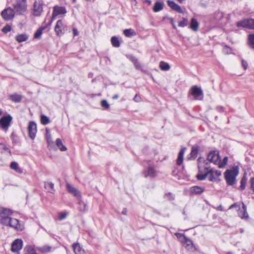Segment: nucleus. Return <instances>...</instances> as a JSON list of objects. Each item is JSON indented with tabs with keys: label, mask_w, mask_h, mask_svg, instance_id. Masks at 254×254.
<instances>
[{
	"label": "nucleus",
	"mask_w": 254,
	"mask_h": 254,
	"mask_svg": "<svg viewBox=\"0 0 254 254\" xmlns=\"http://www.w3.org/2000/svg\"><path fill=\"white\" fill-rule=\"evenodd\" d=\"M13 6L17 14H22L27 10V0H16Z\"/></svg>",
	"instance_id": "obj_1"
},
{
	"label": "nucleus",
	"mask_w": 254,
	"mask_h": 254,
	"mask_svg": "<svg viewBox=\"0 0 254 254\" xmlns=\"http://www.w3.org/2000/svg\"><path fill=\"white\" fill-rule=\"evenodd\" d=\"M238 172L235 170H227L224 173L225 178L228 185L232 186L236 183V177Z\"/></svg>",
	"instance_id": "obj_2"
},
{
	"label": "nucleus",
	"mask_w": 254,
	"mask_h": 254,
	"mask_svg": "<svg viewBox=\"0 0 254 254\" xmlns=\"http://www.w3.org/2000/svg\"><path fill=\"white\" fill-rule=\"evenodd\" d=\"M198 168L200 173H204L209 171L210 168L209 162L208 160H205L201 157H199L197 159Z\"/></svg>",
	"instance_id": "obj_3"
},
{
	"label": "nucleus",
	"mask_w": 254,
	"mask_h": 254,
	"mask_svg": "<svg viewBox=\"0 0 254 254\" xmlns=\"http://www.w3.org/2000/svg\"><path fill=\"white\" fill-rule=\"evenodd\" d=\"M15 13V12L13 9L10 7H8L1 11V15L4 20L8 21L14 18Z\"/></svg>",
	"instance_id": "obj_4"
},
{
	"label": "nucleus",
	"mask_w": 254,
	"mask_h": 254,
	"mask_svg": "<svg viewBox=\"0 0 254 254\" xmlns=\"http://www.w3.org/2000/svg\"><path fill=\"white\" fill-rule=\"evenodd\" d=\"M67 12V11L64 6H60L56 5L53 7V11L52 13V17L51 20L49 22V25H51L53 20L60 14H65Z\"/></svg>",
	"instance_id": "obj_5"
},
{
	"label": "nucleus",
	"mask_w": 254,
	"mask_h": 254,
	"mask_svg": "<svg viewBox=\"0 0 254 254\" xmlns=\"http://www.w3.org/2000/svg\"><path fill=\"white\" fill-rule=\"evenodd\" d=\"M66 25L62 20H59L55 27V31L58 36H61L66 31Z\"/></svg>",
	"instance_id": "obj_6"
},
{
	"label": "nucleus",
	"mask_w": 254,
	"mask_h": 254,
	"mask_svg": "<svg viewBox=\"0 0 254 254\" xmlns=\"http://www.w3.org/2000/svg\"><path fill=\"white\" fill-rule=\"evenodd\" d=\"M42 12V3L40 1H35L33 4V14L35 16H39Z\"/></svg>",
	"instance_id": "obj_7"
},
{
	"label": "nucleus",
	"mask_w": 254,
	"mask_h": 254,
	"mask_svg": "<svg viewBox=\"0 0 254 254\" xmlns=\"http://www.w3.org/2000/svg\"><path fill=\"white\" fill-rule=\"evenodd\" d=\"M220 156L218 152L215 151H210L207 155V160L210 162H212L215 165H218Z\"/></svg>",
	"instance_id": "obj_8"
},
{
	"label": "nucleus",
	"mask_w": 254,
	"mask_h": 254,
	"mask_svg": "<svg viewBox=\"0 0 254 254\" xmlns=\"http://www.w3.org/2000/svg\"><path fill=\"white\" fill-rule=\"evenodd\" d=\"M209 180L211 182H216L219 181V177L221 175V172L219 170L214 171L212 169L208 171Z\"/></svg>",
	"instance_id": "obj_9"
},
{
	"label": "nucleus",
	"mask_w": 254,
	"mask_h": 254,
	"mask_svg": "<svg viewBox=\"0 0 254 254\" xmlns=\"http://www.w3.org/2000/svg\"><path fill=\"white\" fill-rule=\"evenodd\" d=\"M12 119V117L10 115L2 117L0 119V125L1 128L6 130L10 126Z\"/></svg>",
	"instance_id": "obj_10"
},
{
	"label": "nucleus",
	"mask_w": 254,
	"mask_h": 254,
	"mask_svg": "<svg viewBox=\"0 0 254 254\" xmlns=\"http://www.w3.org/2000/svg\"><path fill=\"white\" fill-rule=\"evenodd\" d=\"M190 93L194 96L195 99L199 100L202 98H199L200 96H203V91L200 87L197 86H193L190 89Z\"/></svg>",
	"instance_id": "obj_11"
},
{
	"label": "nucleus",
	"mask_w": 254,
	"mask_h": 254,
	"mask_svg": "<svg viewBox=\"0 0 254 254\" xmlns=\"http://www.w3.org/2000/svg\"><path fill=\"white\" fill-rule=\"evenodd\" d=\"M28 131L29 137L32 139H34L37 132V126L34 122L29 123Z\"/></svg>",
	"instance_id": "obj_12"
},
{
	"label": "nucleus",
	"mask_w": 254,
	"mask_h": 254,
	"mask_svg": "<svg viewBox=\"0 0 254 254\" xmlns=\"http://www.w3.org/2000/svg\"><path fill=\"white\" fill-rule=\"evenodd\" d=\"M23 242L21 239H17L13 241L11 245V251L14 253H18L22 249Z\"/></svg>",
	"instance_id": "obj_13"
},
{
	"label": "nucleus",
	"mask_w": 254,
	"mask_h": 254,
	"mask_svg": "<svg viewBox=\"0 0 254 254\" xmlns=\"http://www.w3.org/2000/svg\"><path fill=\"white\" fill-rule=\"evenodd\" d=\"M157 172L155 168L152 166H149L147 167L146 171L144 172L145 177L153 178L157 176Z\"/></svg>",
	"instance_id": "obj_14"
},
{
	"label": "nucleus",
	"mask_w": 254,
	"mask_h": 254,
	"mask_svg": "<svg viewBox=\"0 0 254 254\" xmlns=\"http://www.w3.org/2000/svg\"><path fill=\"white\" fill-rule=\"evenodd\" d=\"M9 226L18 230H22L24 228L23 225L19 223L18 219L11 218Z\"/></svg>",
	"instance_id": "obj_15"
},
{
	"label": "nucleus",
	"mask_w": 254,
	"mask_h": 254,
	"mask_svg": "<svg viewBox=\"0 0 254 254\" xmlns=\"http://www.w3.org/2000/svg\"><path fill=\"white\" fill-rule=\"evenodd\" d=\"M167 4L168 6L172 9L173 10L176 11V12L183 13V11L181 9V7L178 4L176 3L174 1L170 0H168L167 1Z\"/></svg>",
	"instance_id": "obj_16"
},
{
	"label": "nucleus",
	"mask_w": 254,
	"mask_h": 254,
	"mask_svg": "<svg viewBox=\"0 0 254 254\" xmlns=\"http://www.w3.org/2000/svg\"><path fill=\"white\" fill-rule=\"evenodd\" d=\"M66 187L67 191L77 197H80V193L76 188H74L69 184H66Z\"/></svg>",
	"instance_id": "obj_17"
},
{
	"label": "nucleus",
	"mask_w": 254,
	"mask_h": 254,
	"mask_svg": "<svg viewBox=\"0 0 254 254\" xmlns=\"http://www.w3.org/2000/svg\"><path fill=\"white\" fill-rule=\"evenodd\" d=\"M242 204V209H239L238 215L242 219H248L249 215L247 212V206L243 202Z\"/></svg>",
	"instance_id": "obj_18"
},
{
	"label": "nucleus",
	"mask_w": 254,
	"mask_h": 254,
	"mask_svg": "<svg viewBox=\"0 0 254 254\" xmlns=\"http://www.w3.org/2000/svg\"><path fill=\"white\" fill-rule=\"evenodd\" d=\"M204 191V188L198 186H193L190 188V192L192 194H200Z\"/></svg>",
	"instance_id": "obj_19"
},
{
	"label": "nucleus",
	"mask_w": 254,
	"mask_h": 254,
	"mask_svg": "<svg viewBox=\"0 0 254 254\" xmlns=\"http://www.w3.org/2000/svg\"><path fill=\"white\" fill-rule=\"evenodd\" d=\"M183 246L188 250H191L193 248L192 242L188 238L186 237L185 241L181 243Z\"/></svg>",
	"instance_id": "obj_20"
},
{
	"label": "nucleus",
	"mask_w": 254,
	"mask_h": 254,
	"mask_svg": "<svg viewBox=\"0 0 254 254\" xmlns=\"http://www.w3.org/2000/svg\"><path fill=\"white\" fill-rule=\"evenodd\" d=\"M72 248L75 254H84V250L78 243H74L72 245Z\"/></svg>",
	"instance_id": "obj_21"
},
{
	"label": "nucleus",
	"mask_w": 254,
	"mask_h": 254,
	"mask_svg": "<svg viewBox=\"0 0 254 254\" xmlns=\"http://www.w3.org/2000/svg\"><path fill=\"white\" fill-rule=\"evenodd\" d=\"M185 150H186V147H184L181 149V150L180 151V152L179 153L178 158L177 160V164L178 165H181L183 163V159H184V154Z\"/></svg>",
	"instance_id": "obj_22"
},
{
	"label": "nucleus",
	"mask_w": 254,
	"mask_h": 254,
	"mask_svg": "<svg viewBox=\"0 0 254 254\" xmlns=\"http://www.w3.org/2000/svg\"><path fill=\"white\" fill-rule=\"evenodd\" d=\"M164 7V3L161 1H157L155 3L153 10L155 12H158L163 9Z\"/></svg>",
	"instance_id": "obj_23"
},
{
	"label": "nucleus",
	"mask_w": 254,
	"mask_h": 254,
	"mask_svg": "<svg viewBox=\"0 0 254 254\" xmlns=\"http://www.w3.org/2000/svg\"><path fill=\"white\" fill-rule=\"evenodd\" d=\"M199 27V23L197 20L194 18H192L191 20V22L190 24V28L194 31H198Z\"/></svg>",
	"instance_id": "obj_24"
},
{
	"label": "nucleus",
	"mask_w": 254,
	"mask_h": 254,
	"mask_svg": "<svg viewBox=\"0 0 254 254\" xmlns=\"http://www.w3.org/2000/svg\"><path fill=\"white\" fill-rule=\"evenodd\" d=\"M10 168L18 173H22L23 172L22 169L19 167L18 164L16 162H12L10 164Z\"/></svg>",
	"instance_id": "obj_25"
},
{
	"label": "nucleus",
	"mask_w": 254,
	"mask_h": 254,
	"mask_svg": "<svg viewBox=\"0 0 254 254\" xmlns=\"http://www.w3.org/2000/svg\"><path fill=\"white\" fill-rule=\"evenodd\" d=\"M9 99L13 102H20L22 99V96L18 94H11L9 96Z\"/></svg>",
	"instance_id": "obj_26"
},
{
	"label": "nucleus",
	"mask_w": 254,
	"mask_h": 254,
	"mask_svg": "<svg viewBox=\"0 0 254 254\" xmlns=\"http://www.w3.org/2000/svg\"><path fill=\"white\" fill-rule=\"evenodd\" d=\"M56 144L61 151H65L67 150V148L63 144L62 141L60 138L56 139Z\"/></svg>",
	"instance_id": "obj_27"
},
{
	"label": "nucleus",
	"mask_w": 254,
	"mask_h": 254,
	"mask_svg": "<svg viewBox=\"0 0 254 254\" xmlns=\"http://www.w3.org/2000/svg\"><path fill=\"white\" fill-rule=\"evenodd\" d=\"M78 210L82 212H85L87 211V207L86 206V204L82 200H79L78 202Z\"/></svg>",
	"instance_id": "obj_28"
},
{
	"label": "nucleus",
	"mask_w": 254,
	"mask_h": 254,
	"mask_svg": "<svg viewBox=\"0 0 254 254\" xmlns=\"http://www.w3.org/2000/svg\"><path fill=\"white\" fill-rule=\"evenodd\" d=\"M198 146H193L191 148V151L190 152V157L189 158H192L194 159L196 157L198 152Z\"/></svg>",
	"instance_id": "obj_29"
},
{
	"label": "nucleus",
	"mask_w": 254,
	"mask_h": 254,
	"mask_svg": "<svg viewBox=\"0 0 254 254\" xmlns=\"http://www.w3.org/2000/svg\"><path fill=\"white\" fill-rule=\"evenodd\" d=\"M28 36L25 34H22L18 35L16 36L15 37L16 40L18 43H21L22 42L26 41L28 39Z\"/></svg>",
	"instance_id": "obj_30"
},
{
	"label": "nucleus",
	"mask_w": 254,
	"mask_h": 254,
	"mask_svg": "<svg viewBox=\"0 0 254 254\" xmlns=\"http://www.w3.org/2000/svg\"><path fill=\"white\" fill-rule=\"evenodd\" d=\"M12 214V211L7 208L0 207V216L2 215H10Z\"/></svg>",
	"instance_id": "obj_31"
},
{
	"label": "nucleus",
	"mask_w": 254,
	"mask_h": 254,
	"mask_svg": "<svg viewBox=\"0 0 254 254\" xmlns=\"http://www.w3.org/2000/svg\"><path fill=\"white\" fill-rule=\"evenodd\" d=\"M124 34L127 37H130L136 35V32L132 29H127L124 30Z\"/></svg>",
	"instance_id": "obj_32"
},
{
	"label": "nucleus",
	"mask_w": 254,
	"mask_h": 254,
	"mask_svg": "<svg viewBox=\"0 0 254 254\" xmlns=\"http://www.w3.org/2000/svg\"><path fill=\"white\" fill-rule=\"evenodd\" d=\"M54 185L52 182H45V188L50 192L53 193L54 191Z\"/></svg>",
	"instance_id": "obj_33"
},
{
	"label": "nucleus",
	"mask_w": 254,
	"mask_h": 254,
	"mask_svg": "<svg viewBox=\"0 0 254 254\" xmlns=\"http://www.w3.org/2000/svg\"><path fill=\"white\" fill-rule=\"evenodd\" d=\"M46 139L48 146L52 147L54 145V142L52 140L51 134H50L49 130L46 129Z\"/></svg>",
	"instance_id": "obj_34"
},
{
	"label": "nucleus",
	"mask_w": 254,
	"mask_h": 254,
	"mask_svg": "<svg viewBox=\"0 0 254 254\" xmlns=\"http://www.w3.org/2000/svg\"><path fill=\"white\" fill-rule=\"evenodd\" d=\"M25 254H37L34 248L32 246H27L25 248Z\"/></svg>",
	"instance_id": "obj_35"
},
{
	"label": "nucleus",
	"mask_w": 254,
	"mask_h": 254,
	"mask_svg": "<svg viewBox=\"0 0 254 254\" xmlns=\"http://www.w3.org/2000/svg\"><path fill=\"white\" fill-rule=\"evenodd\" d=\"M8 215H2V218L0 219V222L4 225H9L10 221L11 219L10 217H8Z\"/></svg>",
	"instance_id": "obj_36"
},
{
	"label": "nucleus",
	"mask_w": 254,
	"mask_h": 254,
	"mask_svg": "<svg viewBox=\"0 0 254 254\" xmlns=\"http://www.w3.org/2000/svg\"><path fill=\"white\" fill-rule=\"evenodd\" d=\"M159 66L162 70L167 71L170 68V66L168 63L164 62H161L159 64Z\"/></svg>",
	"instance_id": "obj_37"
},
{
	"label": "nucleus",
	"mask_w": 254,
	"mask_h": 254,
	"mask_svg": "<svg viewBox=\"0 0 254 254\" xmlns=\"http://www.w3.org/2000/svg\"><path fill=\"white\" fill-rule=\"evenodd\" d=\"M237 25L238 27H243L248 28V19H244L243 20L238 22Z\"/></svg>",
	"instance_id": "obj_38"
},
{
	"label": "nucleus",
	"mask_w": 254,
	"mask_h": 254,
	"mask_svg": "<svg viewBox=\"0 0 254 254\" xmlns=\"http://www.w3.org/2000/svg\"><path fill=\"white\" fill-rule=\"evenodd\" d=\"M130 60L133 63V64L135 66V67H136V68H137L138 69H141V65L138 62L137 59H136L134 57H132L130 58Z\"/></svg>",
	"instance_id": "obj_39"
},
{
	"label": "nucleus",
	"mask_w": 254,
	"mask_h": 254,
	"mask_svg": "<svg viewBox=\"0 0 254 254\" xmlns=\"http://www.w3.org/2000/svg\"><path fill=\"white\" fill-rule=\"evenodd\" d=\"M208 176V171L204 172V173H200L197 175V178L198 180H204Z\"/></svg>",
	"instance_id": "obj_40"
},
{
	"label": "nucleus",
	"mask_w": 254,
	"mask_h": 254,
	"mask_svg": "<svg viewBox=\"0 0 254 254\" xmlns=\"http://www.w3.org/2000/svg\"><path fill=\"white\" fill-rule=\"evenodd\" d=\"M228 157H225L222 161H221L220 159L219 160V163L218 164V167L220 168H223L225 167L227 163L228 162Z\"/></svg>",
	"instance_id": "obj_41"
},
{
	"label": "nucleus",
	"mask_w": 254,
	"mask_h": 254,
	"mask_svg": "<svg viewBox=\"0 0 254 254\" xmlns=\"http://www.w3.org/2000/svg\"><path fill=\"white\" fill-rule=\"evenodd\" d=\"M111 43L112 45L115 47H119L120 46V43L118 39L116 37H113L111 38Z\"/></svg>",
	"instance_id": "obj_42"
},
{
	"label": "nucleus",
	"mask_w": 254,
	"mask_h": 254,
	"mask_svg": "<svg viewBox=\"0 0 254 254\" xmlns=\"http://www.w3.org/2000/svg\"><path fill=\"white\" fill-rule=\"evenodd\" d=\"M41 122L42 124L46 125L50 123V120L48 117L43 115L41 116Z\"/></svg>",
	"instance_id": "obj_43"
},
{
	"label": "nucleus",
	"mask_w": 254,
	"mask_h": 254,
	"mask_svg": "<svg viewBox=\"0 0 254 254\" xmlns=\"http://www.w3.org/2000/svg\"><path fill=\"white\" fill-rule=\"evenodd\" d=\"M249 46L254 49V34H250L249 36Z\"/></svg>",
	"instance_id": "obj_44"
},
{
	"label": "nucleus",
	"mask_w": 254,
	"mask_h": 254,
	"mask_svg": "<svg viewBox=\"0 0 254 254\" xmlns=\"http://www.w3.org/2000/svg\"><path fill=\"white\" fill-rule=\"evenodd\" d=\"M44 28L38 29L34 34V38L35 39H40L42 34V31Z\"/></svg>",
	"instance_id": "obj_45"
},
{
	"label": "nucleus",
	"mask_w": 254,
	"mask_h": 254,
	"mask_svg": "<svg viewBox=\"0 0 254 254\" xmlns=\"http://www.w3.org/2000/svg\"><path fill=\"white\" fill-rule=\"evenodd\" d=\"M175 235L181 243L184 242L186 239V238L187 237L183 234H180L178 233H176L175 234Z\"/></svg>",
	"instance_id": "obj_46"
},
{
	"label": "nucleus",
	"mask_w": 254,
	"mask_h": 254,
	"mask_svg": "<svg viewBox=\"0 0 254 254\" xmlns=\"http://www.w3.org/2000/svg\"><path fill=\"white\" fill-rule=\"evenodd\" d=\"M188 24V21L186 18H183V20L179 22L178 26L182 27L187 26Z\"/></svg>",
	"instance_id": "obj_47"
},
{
	"label": "nucleus",
	"mask_w": 254,
	"mask_h": 254,
	"mask_svg": "<svg viewBox=\"0 0 254 254\" xmlns=\"http://www.w3.org/2000/svg\"><path fill=\"white\" fill-rule=\"evenodd\" d=\"M67 215V212H60L58 214V219L59 220H62L63 219H64L66 217Z\"/></svg>",
	"instance_id": "obj_48"
},
{
	"label": "nucleus",
	"mask_w": 254,
	"mask_h": 254,
	"mask_svg": "<svg viewBox=\"0 0 254 254\" xmlns=\"http://www.w3.org/2000/svg\"><path fill=\"white\" fill-rule=\"evenodd\" d=\"M246 182H247V179L244 177L241 181V186H240V188L243 190L245 189V187H246Z\"/></svg>",
	"instance_id": "obj_49"
},
{
	"label": "nucleus",
	"mask_w": 254,
	"mask_h": 254,
	"mask_svg": "<svg viewBox=\"0 0 254 254\" xmlns=\"http://www.w3.org/2000/svg\"><path fill=\"white\" fill-rule=\"evenodd\" d=\"M101 105L102 107H103L104 108H105L106 109H107L109 108V107H110V105L107 102V101L106 100H103L101 101Z\"/></svg>",
	"instance_id": "obj_50"
},
{
	"label": "nucleus",
	"mask_w": 254,
	"mask_h": 254,
	"mask_svg": "<svg viewBox=\"0 0 254 254\" xmlns=\"http://www.w3.org/2000/svg\"><path fill=\"white\" fill-rule=\"evenodd\" d=\"M11 30V26L9 25H5L2 29V31L4 33H7V32L10 31Z\"/></svg>",
	"instance_id": "obj_51"
},
{
	"label": "nucleus",
	"mask_w": 254,
	"mask_h": 254,
	"mask_svg": "<svg viewBox=\"0 0 254 254\" xmlns=\"http://www.w3.org/2000/svg\"><path fill=\"white\" fill-rule=\"evenodd\" d=\"M248 28L249 29H254V19H248Z\"/></svg>",
	"instance_id": "obj_52"
},
{
	"label": "nucleus",
	"mask_w": 254,
	"mask_h": 254,
	"mask_svg": "<svg viewBox=\"0 0 254 254\" xmlns=\"http://www.w3.org/2000/svg\"><path fill=\"white\" fill-rule=\"evenodd\" d=\"M50 250H51V247H50L49 246H43L42 248H41V250L43 252H48L50 251Z\"/></svg>",
	"instance_id": "obj_53"
},
{
	"label": "nucleus",
	"mask_w": 254,
	"mask_h": 254,
	"mask_svg": "<svg viewBox=\"0 0 254 254\" xmlns=\"http://www.w3.org/2000/svg\"><path fill=\"white\" fill-rule=\"evenodd\" d=\"M235 207H237L239 208V209H240V205L238 203H234L229 207V209H232Z\"/></svg>",
	"instance_id": "obj_54"
},
{
	"label": "nucleus",
	"mask_w": 254,
	"mask_h": 254,
	"mask_svg": "<svg viewBox=\"0 0 254 254\" xmlns=\"http://www.w3.org/2000/svg\"><path fill=\"white\" fill-rule=\"evenodd\" d=\"M242 65L245 70L247 69L248 67V64L247 62L245 61L244 60H242Z\"/></svg>",
	"instance_id": "obj_55"
},
{
	"label": "nucleus",
	"mask_w": 254,
	"mask_h": 254,
	"mask_svg": "<svg viewBox=\"0 0 254 254\" xmlns=\"http://www.w3.org/2000/svg\"><path fill=\"white\" fill-rule=\"evenodd\" d=\"M251 189L254 191V177L250 180Z\"/></svg>",
	"instance_id": "obj_56"
},
{
	"label": "nucleus",
	"mask_w": 254,
	"mask_h": 254,
	"mask_svg": "<svg viewBox=\"0 0 254 254\" xmlns=\"http://www.w3.org/2000/svg\"><path fill=\"white\" fill-rule=\"evenodd\" d=\"M133 100L136 102H139L141 101L140 97L136 94L135 95Z\"/></svg>",
	"instance_id": "obj_57"
},
{
	"label": "nucleus",
	"mask_w": 254,
	"mask_h": 254,
	"mask_svg": "<svg viewBox=\"0 0 254 254\" xmlns=\"http://www.w3.org/2000/svg\"><path fill=\"white\" fill-rule=\"evenodd\" d=\"M72 33H73V36L74 37L77 36L78 35V30H77V29H76L75 28H73L72 29Z\"/></svg>",
	"instance_id": "obj_58"
},
{
	"label": "nucleus",
	"mask_w": 254,
	"mask_h": 254,
	"mask_svg": "<svg viewBox=\"0 0 254 254\" xmlns=\"http://www.w3.org/2000/svg\"><path fill=\"white\" fill-rule=\"evenodd\" d=\"M168 19L170 20V23H171L173 28L176 29V26L175 25V23L174 22L173 19L172 18H169Z\"/></svg>",
	"instance_id": "obj_59"
},
{
	"label": "nucleus",
	"mask_w": 254,
	"mask_h": 254,
	"mask_svg": "<svg viewBox=\"0 0 254 254\" xmlns=\"http://www.w3.org/2000/svg\"><path fill=\"white\" fill-rule=\"evenodd\" d=\"M216 109L219 112H222L224 111V108L222 106H218L216 107Z\"/></svg>",
	"instance_id": "obj_60"
},
{
	"label": "nucleus",
	"mask_w": 254,
	"mask_h": 254,
	"mask_svg": "<svg viewBox=\"0 0 254 254\" xmlns=\"http://www.w3.org/2000/svg\"><path fill=\"white\" fill-rule=\"evenodd\" d=\"M165 197L168 198L169 199H173V197L172 194L171 193H169L168 194H166L165 195Z\"/></svg>",
	"instance_id": "obj_61"
},
{
	"label": "nucleus",
	"mask_w": 254,
	"mask_h": 254,
	"mask_svg": "<svg viewBox=\"0 0 254 254\" xmlns=\"http://www.w3.org/2000/svg\"><path fill=\"white\" fill-rule=\"evenodd\" d=\"M118 95L117 94H116L113 97V99H117L118 98Z\"/></svg>",
	"instance_id": "obj_62"
},
{
	"label": "nucleus",
	"mask_w": 254,
	"mask_h": 254,
	"mask_svg": "<svg viewBox=\"0 0 254 254\" xmlns=\"http://www.w3.org/2000/svg\"><path fill=\"white\" fill-rule=\"evenodd\" d=\"M122 214H124V215H126V213H127V210L126 209H124L123 211H122Z\"/></svg>",
	"instance_id": "obj_63"
},
{
	"label": "nucleus",
	"mask_w": 254,
	"mask_h": 254,
	"mask_svg": "<svg viewBox=\"0 0 254 254\" xmlns=\"http://www.w3.org/2000/svg\"><path fill=\"white\" fill-rule=\"evenodd\" d=\"M3 148L5 150H7L9 152H10V150L5 146H3Z\"/></svg>",
	"instance_id": "obj_64"
}]
</instances>
